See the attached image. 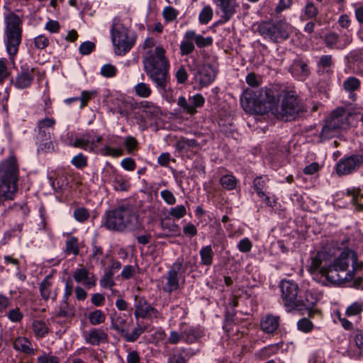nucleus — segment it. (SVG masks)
<instances>
[{
    "label": "nucleus",
    "mask_w": 363,
    "mask_h": 363,
    "mask_svg": "<svg viewBox=\"0 0 363 363\" xmlns=\"http://www.w3.org/2000/svg\"><path fill=\"white\" fill-rule=\"evenodd\" d=\"M326 258L325 252H318L312 258L311 268L318 271L327 281L335 285L350 282L354 279L355 272L363 268V262L358 260L357 253L348 248L328 265L326 264Z\"/></svg>",
    "instance_id": "obj_1"
},
{
    "label": "nucleus",
    "mask_w": 363,
    "mask_h": 363,
    "mask_svg": "<svg viewBox=\"0 0 363 363\" xmlns=\"http://www.w3.org/2000/svg\"><path fill=\"white\" fill-rule=\"evenodd\" d=\"M162 46L147 50L143 57V69L149 79L161 92H166L169 83V61Z\"/></svg>",
    "instance_id": "obj_2"
},
{
    "label": "nucleus",
    "mask_w": 363,
    "mask_h": 363,
    "mask_svg": "<svg viewBox=\"0 0 363 363\" xmlns=\"http://www.w3.org/2000/svg\"><path fill=\"white\" fill-rule=\"evenodd\" d=\"M18 180L19 166L16 157L11 155L0 163V206L14 199Z\"/></svg>",
    "instance_id": "obj_3"
},
{
    "label": "nucleus",
    "mask_w": 363,
    "mask_h": 363,
    "mask_svg": "<svg viewBox=\"0 0 363 363\" xmlns=\"http://www.w3.org/2000/svg\"><path fill=\"white\" fill-rule=\"evenodd\" d=\"M22 23V18L13 11H9L4 15V43L6 51L11 57L17 54L21 43Z\"/></svg>",
    "instance_id": "obj_4"
},
{
    "label": "nucleus",
    "mask_w": 363,
    "mask_h": 363,
    "mask_svg": "<svg viewBox=\"0 0 363 363\" xmlns=\"http://www.w3.org/2000/svg\"><path fill=\"white\" fill-rule=\"evenodd\" d=\"M111 35L114 52L117 55H125L135 43V38L130 35V29L124 26L118 17L113 19Z\"/></svg>",
    "instance_id": "obj_5"
},
{
    "label": "nucleus",
    "mask_w": 363,
    "mask_h": 363,
    "mask_svg": "<svg viewBox=\"0 0 363 363\" xmlns=\"http://www.w3.org/2000/svg\"><path fill=\"white\" fill-rule=\"evenodd\" d=\"M136 219L133 208L123 204L106 214L105 227L111 230L122 231Z\"/></svg>",
    "instance_id": "obj_6"
},
{
    "label": "nucleus",
    "mask_w": 363,
    "mask_h": 363,
    "mask_svg": "<svg viewBox=\"0 0 363 363\" xmlns=\"http://www.w3.org/2000/svg\"><path fill=\"white\" fill-rule=\"evenodd\" d=\"M350 113L346 109L338 107L335 109L326 120L320 133L322 139H328L335 136L341 129L349 126Z\"/></svg>",
    "instance_id": "obj_7"
},
{
    "label": "nucleus",
    "mask_w": 363,
    "mask_h": 363,
    "mask_svg": "<svg viewBox=\"0 0 363 363\" xmlns=\"http://www.w3.org/2000/svg\"><path fill=\"white\" fill-rule=\"evenodd\" d=\"M291 30V25L282 20L276 22H262L258 26V32L262 36L276 43L286 40Z\"/></svg>",
    "instance_id": "obj_8"
},
{
    "label": "nucleus",
    "mask_w": 363,
    "mask_h": 363,
    "mask_svg": "<svg viewBox=\"0 0 363 363\" xmlns=\"http://www.w3.org/2000/svg\"><path fill=\"white\" fill-rule=\"evenodd\" d=\"M305 111L303 107L298 104L296 96L288 92L284 95L280 107H276L274 113L277 118L290 121L300 112Z\"/></svg>",
    "instance_id": "obj_9"
},
{
    "label": "nucleus",
    "mask_w": 363,
    "mask_h": 363,
    "mask_svg": "<svg viewBox=\"0 0 363 363\" xmlns=\"http://www.w3.org/2000/svg\"><path fill=\"white\" fill-rule=\"evenodd\" d=\"M186 272L182 265V257H179L167 272L164 291L168 293L177 291L179 288V280L182 279V282H184Z\"/></svg>",
    "instance_id": "obj_10"
},
{
    "label": "nucleus",
    "mask_w": 363,
    "mask_h": 363,
    "mask_svg": "<svg viewBox=\"0 0 363 363\" xmlns=\"http://www.w3.org/2000/svg\"><path fill=\"white\" fill-rule=\"evenodd\" d=\"M245 99L252 101L255 105H263L265 108L273 110L279 100V94L277 91L264 87L253 91L249 98L245 96Z\"/></svg>",
    "instance_id": "obj_11"
},
{
    "label": "nucleus",
    "mask_w": 363,
    "mask_h": 363,
    "mask_svg": "<svg viewBox=\"0 0 363 363\" xmlns=\"http://www.w3.org/2000/svg\"><path fill=\"white\" fill-rule=\"evenodd\" d=\"M191 72L195 82L201 86L211 84L215 80L217 74L216 69L210 64H196Z\"/></svg>",
    "instance_id": "obj_12"
},
{
    "label": "nucleus",
    "mask_w": 363,
    "mask_h": 363,
    "mask_svg": "<svg viewBox=\"0 0 363 363\" xmlns=\"http://www.w3.org/2000/svg\"><path fill=\"white\" fill-rule=\"evenodd\" d=\"M363 164V155L357 154L344 157L336 164L338 175H347L356 172Z\"/></svg>",
    "instance_id": "obj_13"
},
{
    "label": "nucleus",
    "mask_w": 363,
    "mask_h": 363,
    "mask_svg": "<svg viewBox=\"0 0 363 363\" xmlns=\"http://www.w3.org/2000/svg\"><path fill=\"white\" fill-rule=\"evenodd\" d=\"M279 287L284 306L294 309L298 301V284L293 281L283 280Z\"/></svg>",
    "instance_id": "obj_14"
},
{
    "label": "nucleus",
    "mask_w": 363,
    "mask_h": 363,
    "mask_svg": "<svg viewBox=\"0 0 363 363\" xmlns=\"http://www.w3.org/2000/svg\"><path fill=\"white\" fill-rule=\"evenodd\" d=\"M158 311L153 308L144 297L135 296V311L134 315L136 318H157Z\"/></svg>",
    "instance_id": "obj_15"
},
{
    "label": "nucleus",
    "mask_w": 363,
    "mask_h": 363,
    "mask_svg": "<svg viewBox=\"0 0 363 363\" xmlns=\"http://www.w3.org/2000/svg\"><path fill=\"white\" fill-rule=\"evenodd\" d=\"M238 0H213L216 6L221 11L222 15L219 23H224L228 22L236 13L239 8Z\"/></svg>",
    "instance_id": "obj_16"
},
{
    "label": "nucleus",
    "mask_w": 363,
    "mask_h": 363,
    "mask_svg": "<svg viewBox=\"0 0 363 363\" xmlns=\"http://www.w3.org/2000/svg\"><path fill=\"white\" fill-rule=\"evenodd\" d=\"M73 277L77 283H82L86 289H91L96 285L95 276L84 267L76 269L73 272Z\"/></svg>",
    "instance_id": "obj_17"
},
{
    "label": "nucleus",
    "mask_w": 363,
    "mask_h": 363,
    "mask_svg": "<svg viewBox=\"0 0 363 363\" xmlns=\"http://www.w3.org/2000/svg\"><path fill=\"white\" fill-rule=\"evenodd\" d=\"M179 329L182 340L189 344L197 341L202 336V332L199 328L188 325L185 323L180 324Z\"/></svg>",
    "instance_id": "obj_18"
},
{
    "label": "nucleus",
    "mask_w": 363,
    "mask_h": 363,
    "mask_svg": "<svg viewBox=\"0 0 363 363\" xmlns=\"http://www.w3.org/2000/svg\"><path fill=\"white\" fill-rule=\"evenodd\" d=\"M289 70L294 76L299 78L301 80L305 79L310 74L307 62L301 58L294 60L290 66Z\"/></svg>",
    "instance_id": "obj_19"
},
{
    "label": "nucleus",
    "mask_w": 363,
    "mask_h": 363,
    "mask_svg": "<svg viewBox=\"0 0 363 363\" xmlns=\"http://www.w3.org/2000/svg\"><path fill=\"white\" fill-rule=\"evenodd\" d=\"M34 69H23L18 74L14 85L18 89H25L30 86L34 79Z\"/></svg>",
    "instance_id": "obj_20"
},
{
    "label": "nucleus",
    "mask_w": 363,
    "mask_h": 363,
    "mask_svg": "<svg viewBox=\"0 0 363 363\" xmlns=\"http://www.w3.org/2000/svg\"><path fill=\"white\" fill-rule=\"evenodd\" d=\"M279 320V316L272 314L266 315L261 320V328L266 333H273L278 329Z\"/></svg>",
    "instance_id": "obj_21"
},
{
    "label": "nucleus",
    "mask_w": 363,
    "mask_h": 363,
    "mask_svg": "<svg viewBox=\"0 0 363 363\" xmlns=\"http://www.w3.org/2000/svg\"><path fill=\"white\" fill-rule=\"evenodd\" d=\"M69 145L84 150H89L91 151L95 148L94 138L89 133H86L81 137L76 138L73 142L69 143Z\"/></svg>",
    "instance_id": "obj_22"
},
{
    "label": "nucleus",
    "mask_w": 363,
    "mask_h": 363,
    "mask_svg": "<svg viewBox=\"0 0 363 363\" xmlns=\"http://www.w3.org/2000/svg\"><path fill=\"white\" fill-rule=\"evenodd\" d=\"M84 339L90 345H99L101 342L107 341L108 335L102 329L93 328L84 335Z\"/></svg>",
    "instance_id": "obj_23"
},
{
    "label": "nucleus",
    "mask_w": 363,
    "mask_h": 363,
    "mask_svg": "<svg viewBox=\"0 0 363 363\" xmlns=\"http://www.w3.org/2000/svg\"><path fill=\"white\" fill-rule=\"evenodd\" d=\"M316 303V298L308 291H306L305 294V299H302L301 296H299L298 298L297 303L294 309L301 311L303 309H306L309 311V315H311L312 308Z\"/></svg>",
    "instance_id": "obj_24"
},
{
    "label": "nucleus",
    "mask_w": 363,
    "mask_h": 363,
    "mask_svg": "<svg viewBox=\"0 0 363 363\" xmlns=\"http://www.w3.org/2000/svg\"><path fill=\"white\" fill-rule=\"evenodd\" d=\"M13 348L27 354H34V349L30 340L25 337H18L13 342Z\"/></svg>",
    "instance_id": "obj_25"
},
{
    "label": "nucleus",
    "mask_w": 363,
    "mask_h": 363,
    "mask_svg": "<svg viewBox=\"0 0 363 363\" xmlns=\"http://www.w3.org/2000/svg\"><path fill=\"white\" fill-rule=\"evenodd\" d=\"M184 37L193 39L198 48L208 47L212 45L213 39L211 37L204 38L199 35L193 30H189L184 33Z\"/></svg>",
    "instance_id": "obj_26"
},
{
    "label": "nucleus",
    "mask_w": 363,
    "mask_h": 363,
    "mask_svg": "<svg viewBox=\"0 0 363 363\" xmlns=\"http://www.w3.org/2000/svg\"><path fill=\"white\" fill-rule=\"evenodd\" d=\"M342 86L346 91L350 93V98L354 101L357 95L354 91L359 89L360 81L354 77H350L344 81Z\"/></svg>",
    "instance_id": "obj_27"
},
{
    "label": "nucleus",
    "mask_w": 363,
    "mask_h": 363,
    "mask_svg": "<svg viewBox=\"0 0 363 363\" xmlns=\"http://www.w3.org/2000/svg\"><path fill=\"white\" fill-rule=\"evenodd\" d=\"M51 286L52 283L50 281V277H45L40 285V291L43 299L48 300L50 298H55L56 294L52 291Z\"/></svg>",
    "instance_id": "obj_28"
},
{
    "label": "nucleus",
    "mask_w": 363,
    "mask_h": 363,
    "mask_svg": "<svg viewBox=\"0 0 363 363\" xmlns=\"http://www.w3.org/2000/svg\"><path fill=\"white\" fill-rule=\"evenodd\" d=\"M201 264L205 266H211L213 259V252L211 245L203 247L200 251Z\"/></svg>",
    "instance_id": "obj_29"
},
{
    "label": "nucleus",
    "mask_w": 363,
    "mask_h": 363,
    "mask_svg": "<svg viewBox=\"0 0 363 363\" xmlns=\"http://www.w3.org/2000/svg\"><path fill=\"white\" fill-rule=\"evenodd\" d=\"M268 179L267 177H257L253 180V188L259 197L265 196Z\"/></svg>",
    "instance_id": "obj_30"
},
{
    "label": "nucleus",
    "mask_w": 363,
    "mask_h": 363,
    "mask_svg": "<svg viewBox=\"0 0 363 363\" xmlns=\"http://www.w3.org/2000/svg\"><path fill=\"white\" fill-rule=\"evenodd\" d=\"M354 340L355 342V345L359 350L358 353L352 352L350 350H348V355L352 358H359L363 356V331L358 330L356 332Z\"/></svg>",
    "instance_id": "obj_31"
},
{
    "label": "nucleus",
    "mask_w": 363,
    "mask_h": 363,
    "mask_svg": "<svg viewBox=\"0 0 363 363\" xmlns=\"http://www.w3.org/2000/svg\"><path fill=\"white\" fill-rule=\"evenodd\" d=\"M57 315L60 317L72 318L75 315V309L68 303L67 300L63 299L60 305Z\"/></svg>",
    "instance_id": "obj_32"
},
{
    "label": "nucleus",
    "mask_w": 363,
    "mask_h": 363,
    "mask_svg": "<svg viewBox=\"0 0 363 363\" xmlns=\"http://www.w3.org/2000/svg\"><path fill=\"white\" fill-rule=\"evenodd\" d=\"M32 327L35 335L38 337H43L48 333V327L46 323L42 320H34Z\"/></svg>",
    "instance_id": "obj_33"
},
{
    "label": "nucleus",
    "mask_w": 363,
    "mask_h": 363,
    "mask_svg": "<svg viewBox=\"0 0 363 363\" xmlns=\"http://www.w3.org/2000/svg\"><path fill=\"white\" fill-rule=\"evenodd\" d=\"M189 101L190 103V106H191L190 114L193 115L196 112L197 108H200L203 106L205 99L201 94H197L189 97Z\"/></svg>",
    "instance_id": "obj_34"
},
{
    "label": "nucleus",
    "mask_w": 363,
    "mask_h": 363,
    "mask_svg": "<svg viewBox=\"0 0 363 363\" xmlns=\"http://www.w3.org/2000/svg\"><path fill=\"white\" fill-rule=\"evenodd\" d=\"M134 89L135 94L142 98H147L152 94V89L149 84L144 82L137 84L135 86Z\"/></svg>",
    "instance_id": "obj_35"
},
{
    "label": "nucleus",
    "mask_w": 363,
    "mask_h": 363,
    "mask_svg": "<svg viewBox=\"0 0 363 363\" xmlns=\"http://www.w3.org/2000/svg\"><path fill=\"white\" fill-rule=\"evenodd\" d=\"M219 182L220 185L227 190H233L237 185V180L235 177L230 174L222 176Z\"/></svg>",
    "instance_id": "obj_36"
},
{
    "label": "nucleus",
    "mask_w": 363,
    "mask_h": 363,
    "mask_svg": "<svg viewBox=\"0 0 363 363\" xmlns=\"http://www.w3.org/2000/svg\"><path fill=\"white\" fill-rule=\"evenodd\" d=\"M65 252L68 255H77L79 252L78 239L72 237L66 241Z\"/></svg>",
    "instance_id": "obj_37"
},
{
    "label": "nucleus",
    "mask_w": 363,
    "mask_h": 363,
    "mask_svg": "<svg viewBox=\"0 0 363 363\" xmlns=\"http://www.w3.org/2000/svg\"><path fill=\"white\" fill-rule=\"evenodd\" d=\"M89 320L91 325H96L104 323L106 320L105 313L101 310H95L89 314Z\"/></svg>",
    "instance_id": "obj_38"
},
{
    "label": "nucleus",
    "mask_w": 363,
    "mask_h": 363,
    "mask_svg": "<svg viewBox=\"0 0 363 363\" xmlns=\"http://www.w3.org/2000/svg\"><path fill=\"white\" fill-rule=\"evenodd\" d=\"M193 42V39L186 38L184 36V40L180 44V54L182 56L188 55L194 50L195 46Z\"/></svg>",
    "instance_id": "obj_39"
},
{
    "label": "nucleus",
    "mask_w": 363,
    "mask_h": 363,
    "mask_svg": "<svg viewBox=\"0 0 363 363\" xmlns=\"http://www.w3.org/2000/svg\"><path fill=\"white\" fill-rule=\"evenodd\" d=\"M185 350L182 349H177L173 351V352L169 355L168 358V363H186V359L184 356V352Z\"/></svg>",
    "instance_id": "obj_40"
},
{
    "label": "nucleus",
    "mask_w": 363,
    "mask_h": 363,
    "mask_svg": "<svg viewBox=\"0 0 363 363\" xmlns=\"http://www.w3.org/2000/svg\"><path fill=\"white\" fill-rule=\"evenodd\" d=\"M145 332V328L142 326H138L135 328L132 333H129L126 330L122 335L125 337L126 341L133 342L136 341L138 337Z\"/></svg>",
    "instance_id": "obj_41"
},
{
    "label": "nucleus",
    "mask_w": 363,
    "mask_h": 363,
    "mask_svg": "<svg viewBox=\"0 0 363 363\" xmlns=\"http://www.w3.org/2000/svg\"><path fill=\"white\" fill-rule=\"evenodd\" d=\"M324 41L327 47L337 49V46L340 45V36L335 33H330L325 35Z\"/></svg>",
    "instance_id": "obj_42"
},
{
    "label": "nucleus",
    "mask_w": 363,
    "mask_h": 363,
    "mask_svg": "<svg viewBox=\"0 0 363 363\" xmlns=\"http://www.w3.org/2000/svg\"><path fill=\"white\" fill-rule=\"evenodd\" d=\"M179 12L172 6H166L162 11V16L165 21L173 22L177 20Z\"/></svg>",
    "instance_id": "obj_43"
},
{
    "label": "nucleus",
    "mask_w": 363,
    "mask_h": 363,
    "mask_svg": "<svg viewBox=\"0 0 363 363\" xmlns=\"http://www.w3.org/2000/svg\"><path fill=\"white\" fill-rule=\"evenodd\" d=\"M347 194L352 196V202L360 209H363V194H360V189L348 190Z\"/></svg>",
    "instance_id": "obj_44"
},
{
    "label": "nucleus",
    "mask_w": 363,
    "mask_h": 363,
    "mask_svg": "<svg viewBox=\"0 0 363 363\" xmlns=\"http://www.w3.org/2000/svg\"><path fill=\"white\" fill-rule=\"evenodd\" d=\"M74 218L80 223H84L89 218V212L84 207H78L73 212Z\"/></svg>",
    "instance_id": "obj_45"
},
{
    "label": "nucleus",
    "mask_w": 363,
    "mask_h": 363,
    "mask_svg": "<svg viewBox=\"0 0 363 363\" xmlns=\"http://www.w3.org/2000/svg\"><path fill=\"white\" fill-rule=\"evenodd\" d=\"M118 69L111 64H106L101 68L100 74L106 78H111L116 76Z\"/></svg>",
    "instance_id": "obj_46"
},
{
    "label": "nucleus",
    "mask_w": 363,
    "mask_h": 363,
    "mask_svg": "<svg viewBox=\"0 0 363 363\" xmlns=\"http://www.w3.org/2000/svg\"><path fill=\"white\" fill-rule=\"evenodd\" d=\"M198 143L195 139H187L185 138H181L176 144V147L178 150H182L186 147H194L197 146Z\"/></svg>",
    "instance_id": "obj_47"
},
{
    "label": "nucleus",
    "mask_w": 363,
    "mask_h": 363,
    "mask_svg": "<svg viewBox=\"0 0 363 363\" xmlns=\"http://www.w3.org/2000/svg\"><path fill=\"white\" fill-rule=\"evenodd\" d=\"M186 214V210L184 206L179 205L171 208L169 211V216L176 218L180 219Z\"/></svg>",
    "instance_id": "obj_48"
},
{
    "label": "nucleus",
    "mask_w": 363,
    "mask_h": 363,
    "mask_svg": "<svg viewBox=\"0 0 363 363\" xmlns=\"http://www.w3.org/2000/svg\"><path fill=\"white\" fill-rule=\"evenodd\" d=\"M212 16V9L209 6H206L201 10L199 14V21L201 23L206 24L211 20Z\"/></svg>",
    "instance_id": "obj_49"
},
{
    "label": "nucleus",
    "mask_w": 363,
    "mask_h": 363,
    "mask_svg": "<svg viewBox=\"0 0 363 363\" xmlns=\"http://www.w3.org/2000/svg\"><path fill=\"white\" fill-rule=\"evenodd\" d=\"M96 95V91H83L79 96L80 108L85 107L89 100L94 98Z\"/></svg>",
    "instance_id": "obj_50"
},
{
    "label": "nucleus",
    "mask_w": 363,
    "mask_h": 363,
    "mask_svg": "<svg viewBox=\"0 0 363 363\" xmlns=\"http://www.w3.org/2000/svg\"><path fill=\"white\" fill-rule=\"evenodd\" d=\"M113 277V272H111V270H106L100 281L101 286L104 288H109L113 286L115 284Z\"/></svg>",
    "instance_id": "obj_51"
},
{
    "label": "nucleus",
    "mask_w": 363,
    "mask_h": 363,
    "mask_svg": "<svg viewBox=\"0 0 363 363\" xmlns=\"http://www.w3.org/2000/svg\"><path fill=\"white\" fill-rule=\"evenodd\" d=\"M72 164L78 169H83L87 166V157L82 153H79L72 160Z\"/></svg>",
    "instance_id": "obj_52"
},
{
    "label": "nucleus",
    "mask_w": 363,
    "mask_h": 363,
    "mask_svg": "<svg viewBox=\"0 0 363 363\" xmlns=\"http://www.w3.org/2000/svg\"><path fill=\"white\" fill-rule=\"evenodd\" d=\"M298 329L303 333H309L313 328V324L308 318H303L297 323Z\"/></svg>",
    "instance_id": "obj_53"
},
{
    "label": "nucleus",
    "mask_w": 363,
    "mask_h": 363,
    "mask_svg": "<svg viewBox=\"0 0 363 363\" xmlns=\"http://www.w3.org/2000/svg\"><path fill=\"white\" fill-rule=\"evenodd\" d=\"M7 317L11 322L18 323L23 319V314L18 308L16 307L7 313Z\"/></svg>",
    "instance_id": "obj_54"
},
{
    "label": "nucleus",
    "mask_w": 363,
    "mask_h": 363,
    "mask_svg": "<svg viewBox=\"0 0 363 363\" xmlns=\"http://www.w3.org/2000/svg\"><path fill=\"white\" fill-rule=\"evenodd\" d=\"M125 320L123 318L118 317L116 318H112L111 320V328L116 331L123 334L125 333L124 325Z\"/></svg>",
    "instance_id": "obj_55"
},
{
    "label": "nucleus",
    "mask_w": 363,
    "mask_h": 363,
    "mask_svg": "<svg viewBox=\"0 0 363 363\" xmlns=\"http://www.w3.org/2000/svg\"><path fill=\"white\" fill-rule=\"evenodd\" d=\"M304 13L307 18L311 19L316 17L318 11L313 2H307L304 7Z\"/></svg>",
    "instance_id": "obj_56"
},
{
    "label": "nucleus",
    "mask_w": 363,
    "mask_h": 363,
    "mask_svg": "<svg viewBox=\"0 0 363 363\" xmlns=\"http://www.w3.org/2000/svg\"><path fill=\"white\" fill-rule=\"evenodd\" d=\"M160 196L167 204L171 206L175 204L177 200L171 191L168 189L162 190L160 192Z\"/></svg>",
    "instance_id": "obj_57"
},
{
    "label": "nucleus",
    "mask_w": 363,
    "mask_h": 363,
    "mask_svg": "<svg viewBox=\"0 0 363 363\" xmlns=\"http://www.w3.org/2000/svg\"><path fill=\"white\" fill-rule=\"evenodd\" d=\"M246 82L248 85L252 87L258 86L262 82V77L253 72H251L247 75Z\"/></svg>",
    "instance_id": "obj_58"
},
{
    "label": "nucleus",
    "mask_w": 363,
    "mask_h": 363,
    "mask_svg": "<svg viewBox=\"0 0 363 363\" xmlns=\"http://www.w3.org/2000/svg\"><path fill=\"white\" fill-rule=\"evenodd\" d=\"M35 130L37 131L36 135V143H42L45 140H48L50 139V133L47 129H40L36 127Z\"/></svg>",
    "instance_id": "obj_59"
},
{
    "label": "nucleus",
    "mask_w": 363,
    "mask_h": 363,
    "mask_svg": "<svg viewBox=\"0 0 363 363\" xmlns=\"http://www.w3.org/2000/svg\"><path fill=\"white\" fill-rule=\"evenodd\" d=\"M95 49V44L91 41H86L79 46V52L82 55H89Z\"/></svg>",
    "instance_id": "obj_60"
},
{
    "label": "nucleus",
    "mask_w": 363,
    "mask_h": 363,
    "mask_svg": "<svg viewBox=\"0 0 363 363\" xmlns=\"http://www.w3.org/2000/svg\"><path fill=\"white\" fill-rule=\"evenodd\" d=\"M34 44L38 49H44L49 45V40L43 35H40L34 38Z\"/></svg>",
    "instance_id": "obj_61"
},
{
    "label": "nucleus",
    "mask_w": 363,
    "mask_h": 363,
    "mask_svg": "<svg viewBox=\"0 0 363 363\" xmlns=\"http://www.w3.org/2000/svg\"><path fill=\"white\" fill-rule=\"evenodd\" d=\"M362 311V304L360 303H353L346 310V314L348 316L356 315Z\"/></svg>",
    "instance_id": "obj_62"
},
{
    "label": "nucleus",
    "mask_w": 363,
    "mask_h": 363,
    "mask_svg": "<svg viewBox=\"0 0 363 363\" xmlns=\"http://www.w3.org/2000/svg\"><path fill=\"white\" fill-rule=\"evenodd\" d=\"M252 244L248 238L242 239L238 244V250L242 252H248L251 250Z\"/></svg>",
    "instance_id": "obj_63"
},
{
    "label": "nucleus",
    "mask_w": 363,
    "mask_h": 363,
    "mask_svg": "<svg viewBox=\"0 0 363 363\" xmlns=\"http://www.w3.org/2000/svg\"><path fill=\"white\" fill-rule=\"evenodd\" d=\"M181 340H182L181 330L179 332L172 330L169 333L167 342L171 345H177Z\"/></svg>",
    "instance_id": "obj_64"
}]
</instances>
